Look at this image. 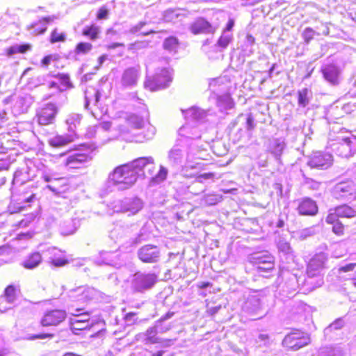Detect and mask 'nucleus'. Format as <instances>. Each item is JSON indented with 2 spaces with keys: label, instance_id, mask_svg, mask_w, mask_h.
I'll use <instances>...</instances> for the list:
<instances>
[{
  "label": "nucleus",
  "instance_id": "nucleus-1",
  "mask_svg": "<svg viewBox=\"0 0 356 356\" xmlns=\"http://www.w3.org/2000/svg\"><path fill=\"white\" fill-rule=\"evenodd\" d=\"M156 166L153 157H140L131 162L116 167L109 179L120 190L131 187L139 177L152 176Z\"/></svg>",
  "mask_w": 356,
  "mask_h": 356
},
{
  "label": "nucleus",
  "instance_id": "nucleus-2",
  "mask_svg": "<svg viewBox=\"0 0 356 356\" xmlns=\"http://www.w3.org/2000/svg\"><path fill=\"white\" fill-rule=\"evenodd\" d=\"M186 122L179 129V135L187 138H200V130L197 128L199 122L204 120L209 111H204L198 107L193 106L186 110H181Z\"/></svg>",
  "mask_w": 356,
  "mask_h": 356
},
{
  "label": "nucleus",
  "instance_id": "nucleus-3",
  "mask_svg": "<svg viewBox=\"0 0 356 356\" xmlns=\"http://www.w3.org/2000/svg\"><path fill=\"white\" fill-rule=\"evenodd\" d=\"M327 260L325 253L319 252L316 254L309 261L307 268V278L305 280V285L307 289L313 291L322 286L323 279L321 275Z\"/></svg>",
  "mask_w": 356,
  "mask_h": 356
},
{
  "label": "nucleus",
  "instance_id": "nucleus-4",
  "mask_svg": "<svg viewBox=\"0 0 356 356\" xmlns=\"http://www.w3.org/2000/svg\"><path fill=\"white\" fill-rule=\"evenodd\" d=\"M158 282V276L155 273L136 272L130 281L131 289L134 293H145L154 287Z\"/></svg>",
  "mask_w": 356,
  "mask_h": 356
},
{
  "label": "nucleus",
  "instance_id": "nucleus-5",
  "mask_svg": "<svg viewBox=\"0 0 356 356\" xmlns=\"http://www.w3.org/2000/svg\"><path fill=\"white\" fill-rule=\"evenodd\" d=\"M144 206L143 200L137 197H125L122 200H117L111 203V207L114 212L128 213L129 216L138 213Z\"/></svg>",
  "mask_w": 356,
  "mask_h": 356
},
{
  "label": "nucleus",
  "instance_id": "nucleus-6",
  "mask_svg": "<svg viewBox=\"0 0 356 356\" xmlns=\"http://www.w3.org/2000/svg\"><path fill=\"white\" fill-rule=\"evenodd\" d=\"M333 198L340 201L355 200L356 185L352 180L339 181L330 189Z\"/></svg>",
  "mask_w": 356,
  "mask_h": 356
},
{
  "label": "nucleus",
  "instance_id": "nucleus-7",
  "mask_svg": "<svg viewBox=\"0 0 356 356\" xmlns=\"http://www.w3.org/2000/svg\"><path fill=\"white\" fill-rule=\"evenodd\" d=\"M310 343L309 334L300 330H295L289 333L282 340V346L293 351L298 350Z\"/></svg>",
  "mask_w": 356,
  "mask_h": 356
},
{
  "label": "nucleus",
  "instance_id": "nucleus-8",
  "mask_svg": "<svg viewBox=\"0 0 356 356\" xmlns=\"http://www.w3.org/2000/svg\"><path fill=\"white\" fill-rule=\"evenodd\" d=\"M334 161V158L332 154L317 151L314 152L307 157L306 164L311 169L325 170L330 168Z\"/></svg>",
  "mask_w": 356,
  "mask_h": 356
},
{
  "label": "nucleus",
  "instance_id": "nucleus-9",
  "mask_svg": "<svg viewBox=\"0 0 356 356\" xmlns=\"http://www.w3.org/2000/svg\"><path fill=\"white\" fill-rule=\"evenodd\" d=\"M172 81L171 74L168 68L158 70L152 77H147L145 86L152 91L164 89Z\"/></svg>",
  "mask_w": 356,
  "mask_h": 356
},
{
  "label": "nucleus",
  "instance_id": "nucleus-10",
  "mask_svg": "<svg viewBox=\"0 0 356 356\" xmlns=\"http://www.w3.org/2000/svg\"><path fill=\"white\" fill-rule=\"evenodd\" d=\"M221 79H214L209 83V89L216 95L217 106L221 111H223L232 108L234 104L229 94L227 92L223 95L218 94V92L227 90V88L221 86Z\"/></svg>",
  "mask_w": 356,
  "mask_h": 356
},
{
  "label": "nucleus",
  "instance_id": "nucleus-11",
  "mask_svg": "<svg viewBox=\"0 0 356 356\" xmlns=\"http://www.w3.org/2000/svg\"><path fill=\"white\" fill-rule=\"evenodd\" d=\"M333 150L339 156L349 158L356 154V137H339L337 143L333 144Z\"/></svg>",
  "mask_w": 356,
  "mask_h": 356
},
{
  "label": "nucleus",
  "instance_id": "nucleus-12",
  "mask_svg": "<svg viewBox=\"0 0 356 356\" xmlns=\"http://www.w3.org/2000/svg\"><path fill=\"white\" fill-rule=\"evenodd\" d=\"M94 262L97 265L104 264L115 268H120L124 264V261L118 251H102L99 252V255L95 258Z\"/></svg>",
  "mask_w": 356,
  "mask_h": 356
},
{
  "label": "nucleus",
  "instance_id": "nucleus-13",
  "mask_svg": "<svg viewBox=\"0 0 356 356\" xmlns=\"http://www.w3.org/2000/svg\"><path fill=\"white\" fill-rule=\"evenodd\" d=\"M127 121L130 126L136 129L146 127V132L144 134L143 139H137L136 142L143 143L144 140H150L154 137L156 128L149 123L145 125V120L142 117L133 114L128 118Z\"/></svg>",
  "mask_w": 356,
  "mask_h": 356
},
{
  "label": "nucleus",
  "instance_id": "nucleus-14",
  "mask_svg": "<svg viewBox=\"0 0 356 356\" xmlns=\"http://www.w3.org/2000/svg\"><path fill=\"white\" fill-rule=\"evenodd\" d=\"M262 307L263 304L259 296L258 295H252L248 296L244 302L242 310L250 316H257V317L252 318L255 320L262 316V315H260Z\"/></svg>",
  "mask_w": 356,
  "mask_h": 356
},
{
  "label": "nucleus",
  "instance_id": "nucleus-15",
  "mask_svg": "<svg viewBox=\"0 0 356 356\" xmlns=\"http://www.w3.org/2000/svg\"><path fill=\"white\" fill-rule=\"evenodd\" d=\"M97 295V291L94 288L80 286L69 291L68 296L72 301L86 302L92 300Z\"/></svg>",
  "mask_w": 356,
  "mask_h": 356
},
{
  "label": "nucleus",
  "instance_id": "nucleus-16",
  "mask_svg": "<svg viewBox=\"0 0 356 356\" xmlns=\"http://www.w3.org/2000/svg\"><path fill=\"white\" fill-rule=\"evenodd\" d=\"M138 257L144 263H156L159 260V248L154 245H145L138 250Z\"/></svg>",
  "mask_w": 356,
  "mask_h": 356
},
{
  "label": "nucleus",
  "instance_id": "nucleus-17",
  "mask_svg": "<svg viewBox=\"0 0 356 356\" xmlns=\"http://www.w3.org/2000/svg\"><path fill=\"white\" fill-rule=\"evenodd\" d=\"M252 259L260 273H268L274 269V258L269 254L257 253L253 255Z\"/></svg>",
  "mask_w": 356,
  "mask_h": 356
},
{
  "label": "nucleus",
  "instance_id": "nucleus-18",
  "mask_svg": "<svg viewBox=\"0 0 356 356\" xmlns=\"http://www.w3.org/2000/svg\"><path fill=\"white\" fill-rule=\"evenodd\" d=\"M58 108L55 104L49 103L37 113L38 123L41 125L52 124L57 114Z\"/></svg>",
  "mask_w": 356,
  "mask_h": 356
},
{
  "label": "nucleus",
  "instance_id": "nucleus-19",
  "mask_svg": "<svg viewBox=\"0 0 356 356\" xmlns=\"http://www.w3.org/2000/svg\"><path fill=\"white\" fill-rule=\"evenodd\" d=\"M67 316L66 312L63 309H54L46 312L41 319L42 326H56L62 323Z\"/></svg>",
  "mask_w": 356,
  "mask_h": 356
},
{
  "label": "nucleus",
  "instance_id": "nucleus-20",
  "mask_svg": "<svg viewBox=\"0 0 356 356\" xmlns=\"http://www.w3.org/2000/svg\"><path fill=\"white\" fill-rule=\"evenodd\" d=\"M92 156L86 152H76L70 154L65 161V165L72 169L81 168L92 159Z\"/></svg>",
  "mask_w": 356,
  "mask_h": 356
},
{
  "label": "nucleus",
  "instance_id": "nucleus-21",
  "mask_svg": "<svg viewBox=\"0 0 356 356\" xmlns=\"http://www.w3.org/2000/svg\"><path fill=\"white\" fill-rule=\"evenodd\" d=\"M277 248L280 260L283 263L290 264L294 261L295 254L290 243L283 238L277 241Z\"/></svg>",
  "mask_w": 356,
  "mask_h": 356
},
{
  "label": "nucleus",
  "instance_id": "nucleus-22",
  "mask_svg": "<svg viewBox=\"0 0 356 356\" xmlns=\"http://www.w3.org/2000/svg\"><path fill=\"white\" fill-rule=\"evenodd\" d=\"M186 154V145L181 143H177L168 153V162L172 166L181 165L184 161Z\"/></svg>",
  "mask_w": 356,
  "mask_h": 356
},
{
  "label": "nucleus",
  "instance_id": "nucleus-23",
  "mask_svg": "<svg viewBox=\"0 0 356 356\" xmlns=\"http://www.w3.org/2000/svg\"><path fill=\"white\" fill-rule=\"evenodd\" d=\"M297 211L301 216H315L318 213L316 202L310 197H304L297 200Z\"/></svg>",
  "mask_w": 356,
  "mask_h": 356
},
{
  "label": "nucleus",
  "instance_id": "nucleus-24",
  "mask_svg": "<svg viewBox=\"0 0 356 356\" xmlns=\"http://www.w3.org/2000/svg\"><path fill=\"white\" fill-rule=\"evenodd\" d=\"M323 78L332 85H337L339 83L341 71L338 66L334 64L325 65L321 70Z\"/></svg>",
  "mask_w": 356,
  "mask_h": 356
},
{
  "label": "nucleus",
  "instance_id": "nucleus-25",
  "mask_svg": "<svg viewBox=\"0 0 356 356\" xmlns=\"http://www.w3.org/2000/svg\"><path fill=\"white\" fill-rule=\"evenodd\" d=\"M140 76V67H132L126 69L122 73L121 83L124 87L131 88L137 84Z\"/></svg>",
  "mask_w": 356,
  "mask_h": 356
},
{
  "label": "nucleus",
  "instance_id": "nucleus-26",
  "mask_svg": "<svg viewBox=\"0 0 356 356\" xmlns=\"http://www.w3.org/2000/svg\"><path fill=\"white\" fill-rule=\"evenodd\" d=\"M190 30L193 34L213 33L215 28L205 19L198 18L190 26Z\"/></svg>",
  "mask_w": 356,
  "mask_h": 356
},
{
  "label": "nucleus",
  "instance_id": "nucleus-27",
  "mask_svg": "<svg viewBox=\"0 0 356 356\" xmlns=\"http://www.w3.org/2000/svg\"><path fill=\"white\" fill-rule=\"evenodd\" d=\"M329 23L325 22L322 24L323 29L322 31H316L311 27H306L301 33V37L304 40V42L307 44H309L311 41L314 38L315 35H328L330 33Z\"/></svg>",
  "mask_w": 356,
  "mask_h": 356
},
{
  "label": "nucleus",
  "instance_id": "nucleus-28",
  "mask_svg": "<svg viewBox=\"0 0 356 356\" xmlns=\"http://www.w3.org/2000/svg\"><path fill=\"white\" fill-rule=\"evenodd\" d=\"M298 110L306 108L313 99V92L311 89L303 88L297 92Z\"/></svg>",
  "mask_w": 356,
  "mask_h": 356
},
{
  "label": "nucleus",
  "instance_id": "nucleus-29",
  "mask_svg": "<svg viewBox=\"0 0 356 356\" xmlns=\"http://www.w3.org/2000/svg\"><path fill=\"white\" fill-rule=\"evenodd\" d=\"M16 300V289L14 286L9 285L4 291V296L0 298V311L1 312L10 308V307H3L4 302L8 304H13Z\"/></svg>",
  "mask_w": 356,
  "mask_h": 356
},
{
  "label": "nucleus",
  "instance_id": "nucleus-30",
  "mask_svg": "<svg viewBox=\"0 0 356 356\" xmlns=\"http://www.w3.org/2000/svg\"><path fill=\"white\" fill-rule=\"evenodd\" d=\"M33 102V97L29 94L19 95L15 104V108H17L19 113H25Z\"/></svg>",
  "mask_w": 356,
  "mask_h": 356
},
{
  "label": "nucleus",
  "instance_id": "nucleus-31",
  "mask_svg": "<svg viewBox=\"0 0 356 356\" xmlns=\"http://www.w3.org/2000/svg\"><path fill=\"white\" fill-rule=\"evenodd\" d=\"M173 312H168L165 315L162 316L158 321H156L154 325L158 334L165 333L170 330L172 327L170 323H164V322L174 316Z\"/></svg>",
  "mask_w": 356,
  "mask_h": 356
},
{
  "label": "nucleus",
  "instance_id": "nucleus-32",
  "mask_svg": "<svg viewBox=\"0 0 356 356\" xmlns=\"http://www.w3.org/2000/svg\"><path fill=\"white\" fill-rule=\"evenodd\" d=\"M42 257L40 252L30 254L22 262V266L26 269H34L42 262Z\"/></svg>",
  "mask_w": 356,
  "mask_h": 356
},
{
  "label": "nucleus",
  "instance_id": "nucleus-33",
  "mask_svg": "<svg viewBox=\"0 0 356 356\" xmlns=\"http://www.w3.org/2000/svg\"><path fill=\"white\" fill-rule=\"evenodd\" d=\"M77 221L75 219H70L63 222L60 225V234L63 236L73 234L77 229Z\"/></svg>",
  "mask_w": 356,
  "mask_h": 356
},
{
  "label": "nucleus",
  "instance_id": "nucleus-34",
  "mask_svg": "<svg viewBox=\"0 0 356 356\" xmlns=\"http://www.w3.org/2000/svg\"><path fill=\"white\" fill-rule=\"evenodd\" d=\"M286 144L282 138L274 139L270 144V151L277 160H279L282 154Z\"/></svg>",
  "mask_w": 356,
  "mask_h": 356
},
{
  "label": "nucleus",
  "instance_id": "nucleus-35",
  "mask_svg": "<svg viewBox=\"0 0 356 356\" xmlns=\"http://www.w3.org/2000/svg\"><path fill=\"white\" fill-rule=\"evenodd\" d=\"M344 353L340 346H324L319 349L318 356H343Z\"/></svg>",
  "mask_w": 356,
  "mask_h": 356
},
{
  "label": "nucleus",
  "instance_id": "nucleus-36",
  "mask_svg": "<svg viewBox=\"0 0 356 356\" xmlns=\"http://www.w3.org/2000/svg\"><path fill=\"white\" fill-rule=\"evenodd\" d=\"M145 332L149 339V343H150V344L165 342V346H169V343L172 341L170 339H163L162 338L159 337L157 336L158 332L154 325L147 328Z\"/></svg>",
  "mask_w": 356,
  "mask_h": 356
},
{
  "label": "nucleus",
  "instance_id": "nucleus-37",
  "mask_svg": "<svg viewBox=\"0 0 356 356\" xmlns=\"http://www.w3.org/2000/svg\"><path fill=\"white\" fill-rule=\"evenodd\" d=\"M335 209L337 215L340 218H351L356 216V208H353L348 204H342Z\"/></svg>",
  "mask_w": 356,
  "mask_h": 356
},
{
  "label": "nucleus",
  "instance_id": "nucleus-38",
  "mask_svg": "<svg viewBox=\"0 0 356 356\" xmlns=\"http://www.w3.org/2000/svg\"><path fill=\"white\" fill-rule=\"evenodd\" d=\"M49 254L54 256V257H49L50 263L56 267H61L66 265L68 263V261L64 257H56L57 253L59 252L55 248H49L47 250Z\"/></svg>",
  "mask_w": 356,
  "mask_h": 356
},
{
  "label": "nucleus",
  "instance_id": "nucleus-39",
  "mask_svg": "<svg viewBox=\"0 0 356 356\" xmlns=\"http://www.w3.org/2000/svg\"><path fill=\"white\" fill-rule=\"evenodd\" d=\"M56 79L58 81L60 91H64L67 89L73 88L72 83L71 82L70 76L67 74L58 73L56 76Z\"/></svg>",
  "mask_w": 356,
  "mask_h": 356
},
{
  "label": "nucleus",
  "instance_id": "nucleus-40",
  "mask_svg": "<svg viewBox=\"0 0 356 356\" xmlns=\"http://www.w3.org/2000/svg\"><path fill=\"white\" fill-rule=\"evenodd\" d=\"M182 10L180 9H168L163 14V19L167 22H175L183 17Z\"/></svg>",
  "mask_w": 356,
  "mask_h": 356
},
{
  "label": "nucleus",
  "instance_id": "nucleus-41",
  "mask_svg": "<svg viewBox=\"0 0 356 356\" xmlns=\"http://www.w3.org/2000/svg\"><path fill=\"white\" fill-rule=\"evenodd\" d=\"M72 141V138L69 136H56L49 140V144L54 147H60Z\"/></svg>",
  "mask_w": 356,
  "mask_h": 356
},
{
  "label": "nucleus",
  "instance_id": "nucleus-42",
  "mask_svg": "<svg viewBox=\"0 0 356 356\" xmlns=\"http://www.w3.org/2000/svg\"><path fill=\"white\" fill-rule=\"evenodd\" d=\"M111 127V123L110 122H102L94 127H90L88 129L87 134L90 137H92L95 136V134L97 132L102 131H108Z\"/></svg>",
  "mask_w": 356,
  "mask_h": 356
},
{
  "label": "nucleus",
  "instance_id": "nucleus-43",
  "mask_svg": "<svg viewBox=\"0 0 356 356\" xmlns=\"http://www.w3.org/2000/svg\"><path fill=\"white\" fill-rule=\"evenodd\" d=\"M95 323V321H92V322H83L73 319L70 320V325L72 330H90L94 326Z\"/></svg>",
  "mask_w": 356,
  "mask_h": 356
},
{
  "label": "nucleus",
  "instance_id": "nucleus-44",
  "mask_svg": "<svg viewBox=\"0 0 356 356\" xmlns=\"http://www.w3.org/2000/svg\"><path fill=\"white\" fill-rule=\"evenodd\" d=\"M163 48L169 52H177L179 47V40L176 37L167 38L163 44Z\"/></svg>",
  "mask_w": 356,
  "mask_h": 356
},
{
  "label": "nucleus",
  "instance_id": "nucleus-45",
  "mask_svg": "<svg viewBox=\"0 0 356 356\" xmlns=\"http://www.w3.org/2000/svg\"><path fill=\"white\" fill-rule=\"evenodd\" d=\"M42 178L44 179L45 182L47 183H53L54 181H57L63 179L62 177L58 178L56 177L55 175L47 172L43 173ZM47 188L55 193H59V191L57 190L55 186H54L52 184L47 185Z\"/></svg>",
  "mask_w": 356,
  "mask_h": 356
},
{
  "label": "nucleus",
  "instance_id": "nucleus-46",
  "mask_svg": "<svg viewBox=\"0 0 356 356\" xmlns=\"http://www.w3.org/2000/svg\"><path fill=\"white\" fill-rule=\"evenodd\" d=\"M99 32V28L95 25L86 26L83 29V35L92 40H95L98 38Z\"/></svg>",
  "mask_w": 356,
  "mask_h": 356
},
{
  "label": "nucleus",
  "instance_id": "nucleus-47",
  "mask_svg": "<svg viewBox=\"0 0 356 356\" xmlns=\"http://www.w3.org/2000/svg\"><path fill=\"white\" fill-rule=\"evenodd\" d=\"M233 35L229 31H222V33L218 40L217 44L222 49L227 47L230 42L232 40Z\"/></svg>",
  "mask_w": 356,
  "mask_h": 356
},
{
  "label": "nucleus",
  "instance_id": "nucleus-48",
  "mask_svg": "<svg viewBox=\"0 0 356 356\" xmlns=\"http://www.w3.org/2000/svg\"><path fill=\"white\" fill-rule=\"evenodd\" d=\"M51 21L50 17H44L42 21L32 25L35 34H42L47 29L46 24Z\"/></svg>",
  "mask_w": 356,
  "mask_h": 356
},
{
  "label": "nucleus",
  "instance_id": "nucleus-49",
  "mask_svg": "<svg viewBox=\"0 0 356 356\" xmlns=\"http://www.w3.org/2000/svg\"><path fill=\"white\" fill-rule=\"evenodd\" d=\"M92 49V45L90 43L81 42L76 44L74 51L77 55H85L90 52Z\"/></svg>",
  "mask_w": 356,
  "mask_h": 356
},
{
  "label": "nucleus",
  "instance_id": "nucleus-50",
  "mask_svg": "<svg viewBox=\"0 0 356 356\" xmlns=\"http://www.w3.org/2000/svg\"><path fill=\"white\" fill-rule=\"evenodd\" d=\"M345 324L344 320L342 318H339L335 320L332 323H331L328 327H327L324 332L325 334H328L333 330H337L342 328Z\"/></svg>",
  "mask_w": 356,
  "mask_h": 356
},
{
  "label": "nucleus",
  "instance_id": "nucleus-51",
  "mask_svg": "<svg viewBox=\"0 0 356 356\" xmlns=\"http://www.w3.org/2000/svg\"><path fill=\"white\" fill-rule=\"evenodd\" d=\"M222 196L218 194H207L204 196L203 201L205 204L207 205H215L218 202H220Z\"/></svg>",
  "mask_w": 356,
  "mask_h": 356
},
{
  "label": "nucleus",
  "instance_id": "nucleus-52",
  "mask_svg": "<svg viewBox=\"0 0 356 356\" xmlns=\"http://www.w3.org/2000/svg\"><path fill=\"white\" fill-rule=\"evenodd\" d=\"M30 49L29 44H17L12 46L8 50V54L11 56L17 53H24Z\"/></svg>",
  "mask_w": 356,
  "mask_h": 356
},
{
  "label": "nucleus",
  "instance_id": "nucleus-53",
  "mask_svg": "<svg viewBox=\"0 0 356 356\" xmlns=\"http://www.w3.org/2000/svg\"><path fill=\"white\" fill-rule=\"evenodd\" d=\"M254 38L250 34H247L244 41V46L245 47L246 49H244V51H248V54H252L254 52L253 46L254 45Z\"/></svg>",
  "mask_w": 356,
  "mask_h": 356
},
{
  "label": "nucleus",
  "instance_id": "nucleus-54",
  "mask_svg": "<svg viewBox=\"0 0 356 356\" xmlns=\"http://www.w3.org/2000/svg\"><path fill=\"white\" fill-rule=\"evenodd\" d=\"M66 39V35L64 33H59L57 29H55L51 34V40L50 42L51 43H55L57 42H64Z\"/></svg>",
  "mask_w": 356,
  "mask_h": 356
},
{
  "label": "nucleus",
  "instance_id": "nucleus-55",
  "mask_svg": "<svg viewBox=\"0 0 356 356\" xmlns=\"http://www.w3.org/2000/svg\"><path fill=\"white\" fill-rule=\"evenodd\" d=\"M81 116L79 114H72L69 116V118L66 120V122L70 126V129L71 130L73 129V127H76V124H79L81 122Z\"/></svg>",
  "mask_w": 356,
  "mask_h": 356
},
{
  "label": "nucleus",
  "instance_id": "nucleus-56",
  "mask_svg": "<svg viewBox=\"0 0 356 356\" xmlns=\"http://www.w3.org/2000/svg\"><path fill=\"white\" fill-rule=\"evenodd\" d=\"M314 234H315V231L313 227H307V228L300 230L298 233V238L300 240L303 241V240L307 239L308 237L314 235Z\"/></svg>",
  "mask_w": 356,
  "mask_h": 356
},
{
  "label": "nucleus",
  "instance_id": "nucleus-57",
  "mask_svg": "<svg viewBox=\"0 0 356 356\" xmlns=\"http://www.w3.org/2000/svg\"><path fill=\"white\" fill-rule=\"evenodd\" d=\"M167 174H168L167 169L165 168H164L163 166H161L160 170L158 172V173L156 175V176L153 177V175H152L151 177L155 182L159 183V182L163 181L164 179H165L166 177H167Z\"/></svg>",
  "mask_w": 356,
  "mask_h": 356
},
{
  "label": "nucleus",
  "instance_id": "nucleus-58",
  "mask_svg": "<svg viewBox=\"0 0 356 356\" xmlns=\"http://www.w3.org/2000/svg\"><path fill=\"white\" fill-rule=\"evenodd\" d=\"M304 177V181L306 185L308 186V187L312 190H318L320 188V186L321 185V183L316 181L312 178L307 177L305 175H303Z\"/></svg>",
  "mask_w": 356,
  "mask_h": 356
},
{
  "label": "nucleus",
  "instance_id": "nucleus-59",
  "mask_svg": "<svg viewBox=\"0 0 356 356\" xmlns=\"http://www.w3.org/2000/svg\"><path fill=\"white\" fill-rule=\"evenodd\" d=\"M74 318H72L75 321H79L83 322H92V321H95L94 319H91L90 318V314L88 312H83L80 314H73Z\"/></svg>",
  "mask_w": 356,
  "mask_h": 356
},
{
  "label": "nucleus",
  "instance_id": "nucleus-60",
  "mask_svg": "<svg viewBox=\"0 0 356 356\" xmlns=\"http://www.w3.org/2000/svg\"><path fill=\"white\" fill-rule=\"evenodd\" d=\"M215 177V173L213 172H204L199 175L196 179L195 181L197 183H203L205 180L207 179H213Z\"/></svg>",
  "mask_w": 356,
  "mask_h": 356
},
{
  "label": "nucleus",
  "instance_id": "nucleus-61",
  "mask_svg": "<svg viewBox=\"0 0 356 356\" xmlns=\"http://www.w3.org/2000/svg\"><path fill=\"white\" fill-rule=\"evenodd\" d=\"M288 220V215L285 212L281 213L275 222V227L277 228H283L286 221Z\"/></svg>",
  "mask_w": 356,
  "mask_h": 356
},
{
  "label": "nucleus",
  "instance_id": "nucleus-62",
  "mask_svg": "<svg viewBox=\"0 0 356 356\" xmlns=\"http://www.w3.org/2000/svg\"><path fill=\"white\" fill-rule=\"evenodd\" d=\"M147 24V22L145 21H141L138 22L137 24L131 26L129 30V33L131 34H136L141 31V29Z\"/></svg>",
  "mask_w": 356,
  "mask_h": 356
},
{
  "label": "nucleus",
  "instance_id": "nucleus-63",
  "mask_svg": "<svg viewBox=\"0 0 356 356\" xmlns=\"http://www.w3.org/2000/svg\"><path fill=\"white\" fill-rule=\"evenodd\" d=\"M135 341L138 342H141L145 345L150 344V343H149V339L147 337V335L145 332L137 334L135 336Z\"/></svg>",
  "mask_w": 356,
  "mask_h": 356
},
{
  "label": "nucleus",
  "instance_id": "nucleus-64",
  "mask_svg": "<svg viewBox=\"0 0 356 356\" xmlns=\"http://www.w3.org/2000/svg\"><path fill=\"white\" fill-rule=\"evenodd\" d=\"M136 314L134 312H129L124 316V321L127 325H133L136 323Z\"/></svg>",
  "mask_w": 356,
  "mask_h": 356
}]
</instances>
